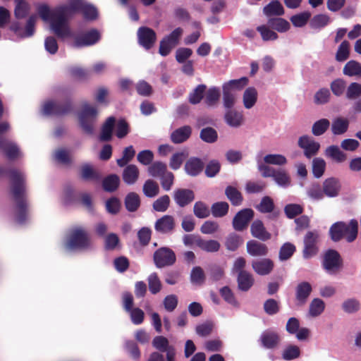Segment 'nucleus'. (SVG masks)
<instances>
[{"instance_id": "nucleus-1", "label": "nucleus", "mask_w": 361, "mask_h": 361, "mask_svg": "<svg viewBox=\"0 0 361 361\" xmlns=\"http://www.w3.org/2000/svg\"><path fill=\"white\" fill-rule=\"evenodd\" d=\"M80 11L87 20H92L97 16L96 8L85 0H68V4L59 5L53 9L47 4H40L37 7L39 17L44 21L49 22L52 32L61 39L72 36L69 20Z\"/></svg>"}, {"instance_id": "nucleus-2", "label": "nucleus", "mask_w": 361, "mask_h": 361, "mask_svg": "<svg viewBox=\"0 0 361 361\" xmlns=\"http://www.w3.org/2000/svg\"><path fill=\"white\" fill-rule=\"evenodd\" d=\"M11 180V192L16 202V221L23 224L25 222L27 204L25 200V176L16 169L9 171Z\"/></svg>"}, {"instance_id": "nucleus-3", "label": "nucleus", "mask_w": 361, "mask_h": 361, "mask_svg": "<svg viewBox=\"0 0 361 361\" xmlns=\"http://www.w3.org/2000/svg\"><path fill=\"white\" fill-rule=\"evenodd\" d=\"M91 243L88 233L83 228H79L72 231L68 240L65 243L68 251L85 250L90 247Z\"/></svg>"}, {"instance_id": "nucleus-4", "label": "nucleus", "mask_w": 361, "mask_h": 361, "mask_svg": "<svg viewBox=\"0 0 361 361\" xmlns=\"http://www.w3.org/2000/svg\"><path fill=\"white\" fill-rule=\"evenodd\" d=\"M98 116L97 109L85 102L82 104V108L78 114V119L80 127L83 131L89 135L93 133L94 126Z\"/></svg>"}, {"instance_id": "nucleus-5", "label": "nucleus", "mask_w": 361, "mask_h": 361, "mask_svg": "<svg viewBox=\"0 0 361 361\" xmlns=\"http://www.w3.org/2000/svg\"><path fill=\"white\" fill-rule=\"evenodd\" d=\"M322 265L328 274L337 275L343 269V259L338 251L330 249L324 253Z\"/></svg>"}, {"instance_id": "nucleus-6", "label": "nucleus", "mask_w": 361, "mask_h": 361, "mask_svg": "<svg viewBox=\"0 0 361 361\" xmlns=\"http://www.w3.org/2000/svg\"><path fill=\"white\" fill-rule=\"evenodd\" d=\"M319 234L317 231H308L304 236L302 250V257L304 259H310L316 256L319 248L317 243L319 241Z\"/></svg>"}, {"instance_id": "nucleus-7", "label": "nucleus", "mask_w": 361, "mask_h": 361, "mask_svg": "<svg viewBox=\"0 0 361 361\" xmlns=\"http://www.w3.org/2000/svg\"><path fill=\"white\" fill-rule=\"evenodd\" d=\"M154 262L157 268L173 265L176 262V255L169 247H161L155 251L153 256Z\"/></svg>"}, {"instance_id": "nucleus-8", "label": "nucleus", "mask_w": 361, "mask_h": 361, "mask_svg": "<svg viewBox=\"0 0 361 361\" xmlns=\"http://www.w3.org/2000/svg\"><path fill=\"white\" fill-rule=\"evenodd\" d=\"M298 145L303 149L304 155L307 159L317 155L320 149V144L307 135L299 137Z\"/></svg>"}, {"instance_id": "nucleus-9", "label": "nucleus", "mask_w": 361, "mask_h": 361, "mask_svg": "<svg viewBox=\"0 0 361 361\" xmlns=\"http://www.w3.org/2000/svg\"><path fill=\"white\" fill-rule=\"evenodd\" d=\"M72 111L71 102L60 104L52 101L47 102L42 107V113L44 115L61 116L68 114Z\"/></svg>"}, {"instance_id": "nucleus-10", "label": "nucleus", "mask_w": 361, "mask_h": 361, "mask_svg": "<svg viewBox=\"0 0 361 361\" xmlns=\"http://www.w3.org/2000/svg\"><path fill=\"white\" fill-rule=\"evenodd\" d=\"M100 39V34L96 29H92L75 37L73 47H82L96 44Z\"/></svg>"}, {"instance_id": "nucleus-11", "label": "nucleus", "mask_w": 361, "mask_h": 361, "mask_svg": "<svg viewBox=\"0 0 361 361\" xmlns=\"http://www.w3.org/2000/svg\"><path fill=\"white\" fill-rule=\"evenodd\" d=\"M253 216L254 212L252 209H243L239 211L233 219V228L238 231H243Z\"/></svg>"}, {"instance_id": "nucleus-12", "label": "nucleus", "mask_w": 361, "mask_h": 361, "mask_svg": "<svg viewBox=\"0 0 361 361\" xmlns=\"http://www.w3.org/2000/svg\"><path fill=\"white\" fill-rule=\"evenodd\" d=\"M137 38L139 44L148 50L154 45L157 35L152 29L147 27H141L137 30Z\"/></svg>"}, {"instance_id": "nucleus-13", "label": "nucleus", "mask_w": 361, "mask_h": 361, "mask_svg": "<svg viewBox=\"0 0 361 361\" xmlns=\"http://www.w3.org/2000/svg\"><path fill=\"white\" fill-rule=\"evenodd\" d=\"M37 19L36 15H32L29 17L27 20L25 29L20 27L18 23H13L11 25V30H12L17 36L22 38L30 37L35 33V25Z\"/></svg>"}, {"instance_id": "nucleus-14", "label": "nucleus", "mask_w": 361, "mask_h": 361, "mask_svg": "<svg viewBox=\"0 0 361 361\" xmlns=\"http://www.w3.org/2000/svg\"><path fill=\"white\" fill-rule=\"evenodd\" d=\"M176 228V221L171 215H164L154 224L155 231L164 235L171 234Z\"/></svg>"}, {"instance_id": "nucleus-15", "label": "nucleus", "mask_w": 361, "mask_h": 361, "mask_svg": "<svg viewBox=\"0 0 361 361\" xmlns=\"http://www.w3.org/2000/svg\"><path fill=\"white\" fill-rule=\"evenodd\" d=\"M262 347L267 349L276 348L281 343V337L279 334L271 329L264 331L259 338Z\"/></svg>"}, {"instance_id": "nucleus-16", "label": "nucleus", "mask_w": 361, "mask_h": 361, "mask_svg": "<svg viewBox=\"0 0 361 361\" xmlns=\"http://www.w3.org/2000/svg\"><path fill=\"white\" fill-rule=\"evenodd\" d=\"M322 189L324 196L328 197H338L341 190V183L340 180L334 177L325 179L322 183Z\"/></svg>"}, {"instance_id": "nucleus-17", "label": "nucleus", "mask_w": 361, "mask_h": 361, "mask_svg": "<svg viewBox=\"0 0 361 361\" xmlns=\"http://www.w3.org/2000/svg\"><path fill=\"white\" fill-rule=\"evenodd\" d=\"M173 199L179 207H184L194 200L195 194L190 189L179 188L174 191Z\"/></svg>"}, {"instance_id": "nucleus-18", "label": "nucleus", "mask_w": 361, "mask_h": 361, "mask_svg": "<svg viewBox=\"0 0 361 361\" xmlns=\"http://www.w3.org/2000/svg\"><path fill=\"white\" fill-rule=\"evenodd\" d=\"M312 291L311 284L307 281L299 283L295 287V299L298 305H305Z\"/></svg>"}, {"instance_id": "nucleus-19", "label": "nucleus", "mask_w": 361, "mask_h": 361, "mask_svg": "<svg viewBox=\"0 0 361 361\" xmlns=\"http://www.w3.org/2000/svg\"><path fill=\"white\" fill-rule=\"evenodd\" d=\"M252 235L262 241H267L271 238V234L268 232L261 220H255L250 226Z\"/></svg>"}, {"instance_id": "nucleus-20", "label": "nucleus", "mask_w": 361, "mask_h": 361, "mask_svg": "<svg viewBox=\"0 0 361 361\" xmlns=\"http://www.w3.org/2000/svg\"><path fill=\"white\" fill-rule=\"evenodd\" d=\"M274 262L268 258L255 260L252 262L253 270L259 275L265 276L270 274L274 269Z\"/></svg>"}, {"instance_id": "nucleus-21", "label": "nucleus", "mask_w": 361, "mask_h": 361, "mask_svg": "<svg viewBox=\"0 0 361 361\" xmlns=\"http://www.w3.org/2000/svg\"><path fill=\"white\" fill-rule=\"evenodd\" d=\"M204 162L199 158L190 157L185 164V171L190 176H198L203 170Z\"/></svg>"}, {"instance_id": "nucleus-22", "label": "nucleus", "mask_w": 361, "mask_h": 361, "mask_svg": "<svg viewBox=\"0 0 361 361\" xmlns=\"http://www.w3.org/2000/svg\"><path fill=\"white\" fill-rule=\"evenodd\" d=\"M247 253L253 257H263L268 254L269 249L267 246L260 242L251 240L246 245Z\"/></svg>"}, {"instance_id": "nucleus-23", "label": "nucleus", "mask_w": 361, "mask_h": 361, "mask_svg": "<svg viewBox=\"0 0 361 361\" xmlns=\"http://www.w3.org/2000/svg\"><path fill=\"white\" fill-rule=\"evenodd\" d=\"M274 201L269 196L262 197L259 204L256 206V209L261 213H271L269 216L271 219H276L279 214V212H274Z\"/></svg>"}, {"instance_id": "nucleus-24", "label": "nucleus", "mask_w": 361, "mask_h": 361, "mask_svg": "<svg viewBox=\"0 0 361 361\" xmlns=\"http://www.w3.org/2000/svg\"><path fill=\"white\" fill-rule=\"evenodd\" d=\"M344 239L347 243L354 242L358 235V221L353 219L349 222H345Z\"/></svg>"}, {"instance_id": "nucleus-25", "label": "nucleus", "mask_w": 361, "mask_h": 361, "mask_svg": "<svg viewBox=\"0 0 361 361\" xmlns=\"http://www.w3.org/2000/svg\"><path fill=\"white\" fill-rule=\"evenodd\" d=\"M192 128L189 126H184L175 130L171 134V140L175 144L186 141L191 135Z\"/></svg>"}, {"instance_id": "nucleus-26", "label": "nucleus", "mask_w": 361, "mask_h": 361, "mask_svg": "<svg viewBox=\"0 0 361 361\" xmlns=\"http://www.w3.org/2000/svg\"><path fill=\"white\" fill-rule=\"evenodd\" d=\"M224 119L226 123L231 127L238 128L243 122V114L234 109L226 110Z\"/></svg>"}, {"instance_id": "nucleus-27", "label": "nucleus", "mask_w": 361, "mask_h": 361, "mask_svg": "<svg viewBox=\"0 0 361 361\" xmlns=\"http://www.w3.org/2000/svg\"><path fill=\"white\" fill-rule=\"evenodd\" d=\"M140 171L136 165L129 164L126 166L123 171V180L128 185H133L136 183L139 178Z\"/></svg>"}, {"instance_id": "nucleus-28", "label": "nucleus", "mask_w": 361, "mask_h": 361, "mask_svg": "<svg viewBox=\"0 0 361 361\" xmlns=\"http://www.w3.org/2000/svg\"><path fill=\"white\" fill-rule=\"evenodd\" d=\"M0 149L4 152L9 159H14L19 155L17 145L6 138H0Z\"/></svg>"}, {"instance_id": "nucleus-29", "label": "nucleus", "mask_w": 361, "mask_h": 361, "mask_svg": "<svg viewBox=\"0 0 361 361\" xmlns=\"http://www.w3.org/2000/svg\"><path fill=\"white\" fill-rule=\"evenodd\" d=\"M349 127V121L346 118L337 117L332 121L331 125V132L334 135H340L347 132Z\"/></svg>"}, {"instance_id": "nucleus-30", "label": "nucleus", "mask_w": 361, "mask_h": 361, "mask_svg": "<svg viewBox=\"0 0 361 361\" xmlns=\"http://www.w3.org/2000/svg\"><path fill=\"white\" fill-rule=\"evenodd\" d=\"M195 245L207 252H216L221 247L220 243L216 240H204L201 238L196 239Z\"/></svg>"}, {"instance_id": "nucleus-31", "label": "nucleus", "mask_w": 361, "mask_h": 361, "mask_svg": "<svg viewBox=\"0 0 361 361\" xmlns=\"http://www.w3.org/2000/svg\"><path fill=\"white\" fill-rule=\"evenodd\" d=\"M361 309V302L356 298H348L341 303V310L348 314H353Z\"/></svg>"}, {"instance_id": "nucleus-32", "label": "nucleus", "mask_w": 361, "mask_h": 361, "mask_svg": "<svg viewBox=\"0 0 361 361\" xmlns=\"http://www.w3.org/2000/svg\"><path fill=\"white\" fill-rule=\"evenodd\" d=\"M345 221H337L333 224L329 231L330 238L334 242H339L344 239Z\"/></svg>"}, {"instance_id": "nucleus-33", "label": "nucleus", "mask_w": 361, "mask_h": 361, "mask_svg": "<svg viewBox=\"0 0 361 361\" xmlns=\"http://www.w3.org/2000/svg\"><path fill=\"white\" fill-rule=\"evenodd\" d=\"M238 288L242 291H247L254 284L252 275L246 272H240L237 277Z\"/></svg>"}, {"instance_id": "nucleus-34", "label": "nucleus", "mask_w": 361, "mask_h": 361, "mask_svg": "<svg viewBox=\"0 0 361 361\" xmlns=\"http://www.w3.org/2000/svg\"><path fill=\"white\" fill-rule=\"evenodd\" d=\"M263 13L267 17L280 16L284 14V8L279 1L274 0L264 7Z\"/></svg>"}, {"instance_id": "nucleus-35", "label": "nucleus", "mask_w": 361, "mask_h": 361, "mask_svg": "<svg viewBox=\"0 0 361 361\" xmlns=\"http://www.w3.org/2000/svg\"><path fill=\"white\" fill-rule=\"evenodd\" d=\"M272 178L278 185L283 188H287L291 183V179L288 173L283 169H276Z\"/></svg>"}, {"instance_id": "nucleus-36", "label": "nucleus", "mask_w": 361, "mask_h": 361, "mask_svg": "<svg viewBox=\"0 0 361 361\" xmlns=\"http://www.w3.org/2000/svg\"><path fill=\"white\" fill-rule=\"evenodd\" d=\"M325 155L337 163H342L347 159L346 154L337 145H331L325 150Z\"/></svg>"}, {"instance_id": "nucleus-37", "label": "nucleus", "mask_w": 361, "mask_h": 361, "mask_svg": "<svg viewBox=\"0 0 361 361\" xmlns=\"http://www.w3.org/2000/svg\"><path fill=\"white\" fill-rule=\"evenodd\" d=\"M257 91L255 87L247 88L243 96V105L245 109H250L255 106L257 100Z\"/></svg>"}, {"instance_id": "nucleus-38", "label": "nucleus", "mask_w": 361, "mask_h": 361, "mask_svg": "<svg viewBox=\"0 0 361 361\" xmlns=\"http://www.w3.org/2000/svg\"><path fill=\"white\" fill-rule=\"evenodd\" d=\"M306 194L313 201H320L324 197L322 187L318 183L310 185L306 189Z\"/></svg>"}, {"instance_id": "nucleus-39", "label": "nucleus", "mask_w": 361, "mask_h": 361, "mask_svg": "<svg viewBox=\"0 0 361 361\" xmlns=\"http://www.w3.org/2000/svg\"><path fill=\"white\" fill-rule=\"evenodd\" d=\"M159 184L152 179H147L143 184L142 192L149 198H153L159 194Z\"/></svg>"}, {"instance_id": "nucleus-40", "label": "nucleus", "mask_w": 361, "mask_h": 361, "mask_svg": "<svg viewBox=\"0 0 361 361\" xmlns=\"http://www.w3.org/2000/svg\"><path fill=\"white\" fill-rule=\"evenodd\" d=\"M14 16L17 19L25 18L30 10V4L25 0H14Z\"/></svg>"}, {"instance_id": "nucleus-41", "label": "nucleus", "mask_w": 361, "mask_h": 361, "mask_svg": "<svg viewBox=\"0 0 361 361\" xmlns=\"http://www.w3.org/2000/svg\"><path fill=\"white\" fill-rule=\"evenodd\" d=\"M116 119L114 117H109L104 123L99 139L102 141H109L111 139L113 129L115 125Z\"/></svg>"}, {"instance_id": "nucleus-42", "label": "nucleus", "mask_w": 361, "mask_h": 361, "mask_svg": "<svg viewBox=\"0 0 361 361\" xmlns=\"http://www.w3.org/2000/svg\"><path fill=\"white\" fill-rule=\"evenodd\" d=\"M343 73L350 77L361 78V63L355 60L349 61L343 67Z\"/></svg>"}, {"instance_id": "nucleus-43", "label": "nucleus", "mask_w": 361, "mask_h": 361, "mask_svg": "<svg viewBox=\"0 0 361 361\" xmlns=\"http://www.w3.org/2000/svg\"><path fill=\"white\" fill-rule=\"evenodd\" d=\"M225 195L233 205L239 206L242 204L243 200L242 194L235 188L231 185L227 186Z\"/></svg>"}, {"instance_id": "nucleus-44", "label": "nucleus", "mask_w": 361, "mask_h": 361, "mask_svg": "<svg viewBox=\"0 0 361 361\" xmlns=\"http://www.w3.org/2000/svg\"><path fill=\"white\" fill-rule=\"evenodd\" d=\"M268 25L279 32H285L290 29V23L281 18H269Z\"/></svg>"}, {"instance_id": "nucleus-45", "label": "nucleus", "mask_w": 361, "mask_h": 361, "mask_svg": "<svg viewBox=\"0 0 361 361\" xmlns=\"http://www.w3.org/2000/svg\"><path fill=\"white\" fill-rule=\"evenodd\" d=\"M149 175L154 178H160L165 174L167 171V166L161 161H155L148 167Z\"/></svg>"}, {"instance_id": "nucleus-46", "label": "nucleus", "mask_w": 361, "mask_h": 361, "mask_svg": "<svg viewBox=\"0 0 361 361\" xmlns=\"http://www.w3.org/2000/svg\"><path fill=\"white\" fill-rule=\"evenodd\" d=\"M247 78L243 77L240 79L231 80L224 83L222 86V89H226L231 92L242 90L247 84Z\"/></svg>"}, {"instance_id": "nucleus-47", "label": "nucleus", "mask_w": 361, "mask_h": 361, "mask_svg": "<svg viewBox=\"0 0 361 361\" xmlns=\"http://www.w3.org/2000/svg\"><path fill=\"white\" fill-rule=\"evenodd\" d=\"M120 184V178L116 174H111L103 180L102 185L105 191L114 192Z\"/></svg>"}, {"instance_id": "nucleus-48", "label": "nucleus", "mask_w": 361, "mask_h": 361, "mask_svg": "<svg viewBox=\"0 0 361 361\" xmlns=\"http://www.w3.org/2000/svg\"><path fill=\"white\" fill-rule=\"evenodd\" d=\"M325 309V303L320 298H314L309 306V314L312 317L320 315Z\"/></svg>"}, {"instance_id": "nucleus-49", "label": "nucleus", "mask_w": 361, "mask_h": 361, "mask_svg": "<svg viewBox=\"0 0 361 361\" xmlns=\"http://www.w3.org/2000/svg\"><path fill=\"white\" fill-rule=\"evenodd\" d=\"M125 205L128 211L135 212L140 205V200L139 195L135 192H130L126 197Z\"/></svg>"}, {"instance_id": "nucleus-50", "label": "nucleus", "mask_w": 361, "mask_h": 361, "mask_svg": "<svg viewBox=\"0 0 361 361\" xmlns=\"http://www.w3.org/2000/svg\"><path fill=\"white\" fill-rule=\"evenodd\" d=\"M330 122L326 118H322L314 122L312 126V133L315 136L323 135L329 128Z\"/></svg>"}, {"instance_id": "nucleus-51", "label": "nucleus", "mask_w": 361, "mask_h": 361, "mask_svg": "<svg viewBox=\"0 0 361 361\" xmlns=\"http://www.w3.org/2000/svg\"><path fill=\"white\" fill-rule=\"evenodd\" d=\"M229 205L226 202H218L214 203L211 207V212L216 218L226 216L228 212Z\"/></svg>"}, {"instance_id": "nucleus-52", "label": "nucleus", "mask_w": 361, "mask_h": 361, "mask_svg": "<svg viewBox=\"0 0 361 361\" xmlns=\"http://www.w3.org/2000/svg\"><path fill=\"white\" fill-rule=\"evenodd\" d=\"M243 242V240L239 235L232 233L227 236L225 242V246L227 250L230 251H235L239 247Z\"/></svg>"}, {"instance_id": "nucleus-53", "label": "nucleus", "mask_w": 361, "mask_h": 361, "mask_svg": "<svg viewBox=\"0 0 361 361\" xmlns=\"http://www.w3.org/2000/svg\"><path fill=\"white\" fill-rule=\"evenodd\" d=\"M326 169V162L322 158H314L312 160V170L314 178H321Z\"/></svg>"}, {"instance_id": "nucleus-54", "label": "nucleus", "mask_w": 361, "mask_h": 361, "mask_svg": "<svg viewBox=\"0 0 361 361\" xmlns=\"http://www.w3.org/2000/svg\"><path fill=\"white\" fill-rule=\"evenodd\" d=\"M200 137L205 142L214 143L218 139V133L214 128L207 127L201 130Z\"/></svg>"}, {"instance_id": "nucleus-55", "label": "nucleus", "mask_w": 361, "mask_h": 361, "mask_svg": "<svg viewBox=\"0 0 361 361\" xmlns=\"http://www.w3.org/2000/svg\"><path fill=\"white\" fill-rule=\"evenodd\" d=\"M149 290L152 294H157L161 290V283L157 273H152L147 277Z\"/></svg>"}, {"instance_id": "nucleus-56", "label": "nucleus", "mask_w": 361, "mask_h": 361, "mask_svg": "<svg viewBox=\"0 0 361 361\" xmlns=\"http://www.w3.org/2000/svg\"><path fill=\"white\" fill-rule=\"evenodd\" d=\"M211 211L203 202H196L193 207V213L199 219H205L209 216Z\"/></svg>"}, {"instance_id": "nucleus-57", "label": "nucleus", "mask_w": 361, "mask_h": 361, "mask_svg": "<svg viewBox=\"0 0 361 361\" xmlns=\"http://www.w3.org/2000/svg\"><path fill=\"white\" fill-rule=\"evenodd\" d=\"M300 355V348L295 345H287L282 353V358L284 360H292L298 358Z\"/></svg>"}, {"instance_id": "nucleus-58", "label": "nucleus", "mask_w": 361, "mask_h": 361, "mask_svg": "<svg viewBox=\"0 0 361 361\" xmlns=\"http://www.w3.org/2000/svg\"><path fill=\"white\" fill-rule=\"evenodd\" d=\"M207 89L205 85H199L195 89L189 94L188 100L192 104H199L203 98V95Z\"/></svg>"}, {"instance_id": "nucleus-59", "label": "nucleus", "mask_w": 361, "mask_h": 361, "mask_svg": "<svg viewBox=\"0 0 361 361\" xmlns=\"http://www.w3.org/2000/svg\"><path fill=\"white\" fill-rule=\"evenodd\" d=\"M205 275L200 267H195L190 273V281L192 284L201 286L204 283Z\"/></svg>"}, {"instance_id": "nucleus-60", "label": "nucleus", "mask_w": 361, "mask_h": 361, "mask_svg": "<svg viewBox=\"0 0 361 361\" xmlns=\"http://www.w3.org/2000/svg\"><path fill=\"white\" fill-rule=\"evenodd\" d=\"M170 197L167 195H162L156 200L153 204V209L159 212H166L170 205Z\"/></svg>"}, {"instance_id": "nucleus-61", "label": "nucleus", "mask_w": 361, "mask_h": 361, "mask_svg": "<svg viewBox=\"0 0 361 361\" xmlns=\"http://www.w3.org/2000/svg\"><path fill=\"white\" fill-rule=\"evenodd\" d=\"M264 161L267 164L283 166L287 164V159L282 154H269L264 156Z\"/></svg>"}, {"instance_id": "nucleus-62", "label": "nucleus", "mask_w": 361, "mask_h": 361, "mask_svg": "<svg viewBox=\"0 0 361 361\" xmlns=\"http://www.w3.org/2000/svg\"><path fill=\"white\" fill-rule=\"evenodd\" d=\"M220 98V91L218 87H213L209 88L205 95V103L209 106H214Z\"/></svg>"}, {"instance_id": "nucleus-63", "label": "nucleus", "mask_w": 361, "mask_h": 361, "mask_svg": "<svg viewBox=\"0 0 361 361\" xmlns=\"http://www.w3.org/2000/svg\"><path fill=\"white\" fill-rule=\"evenodd\" d=\"M346 98L349 100H354L361 96V84L353 82H351L346 90Z\"/></svg>"}, {"instance_id": "nucleus-64", "label": "nucleus", "mask_w": 361, "mask_h": 361, "mask_svg": "<svg viewBox=\"0 0 361 361\" xmlns=\"http://www.w3.org/2000/svg\"><path fill=\"white\" fill-rule=\"evenodd\" d=\"M295 251V246L290 243H284L279 250V259L286 261L290 259Z\"/></svg>"}]
</instances>
